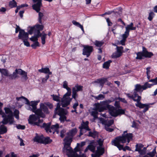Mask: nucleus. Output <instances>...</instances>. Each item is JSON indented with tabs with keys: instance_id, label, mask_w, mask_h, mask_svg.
I'll use <instances>...</instances> for the list:
<instances>
[{
	"instance_id": "obj_1",
	"label": "nucleus",
	"mask_w": 157,
	"mask_h": 157,
	"mask_svg": "<svg viewBox=\"0 0 157 157\" xmlns=\"http://www.w3.org/2000/svg\"><path fill=\"white\" fill-rule=\"evenodd\" d=\"M16 99L18 101H22L23 99L26 101V104L27 105L26 107L27 109L32 111L35 114L31 115L29 116V123L31 124H34L35 125L41 126L40 124L43 122L42 119H39L40 117L44 118L45 117V114L42 112V111L46 113H49L48 109L47 107L45 106L43 103L40 104V109H37L36 106L40 100L36 101H32L30 102L26 98L21 97H17Z\"/></svg>"
},
{
	"instance_id": "obj_2",
	"label": "nucleus",
	"mask_w": 157,
	"mask_h": 157,
	"mask_svg": "<svg viewBox=\"0 0 157 157\" xmlns=\"http://www.w3.org/2000/svg\"><path fill=\"white\" fill-rule=\"evenodd\" d=\"M148 81L144 83L143 85L141 86L140 84H136L135 86V89L133 90V94L129 93H125L127 96L130 99H132L134 101H136L135 105L136 107L140 109L144 108L143 110L144 113L147 111L150 107V105L153 104H142L140 101L141 97L139 96L137 92H139L141 94L143 90H146L148 88L151 87L152 85L149 83Z\"/></svg>"
},
{
	"instance_id": "obj_3",
	"label": "nucleus",
	"mask_w": 157,
	"mask_h": 157,
	"mask_svg": "<svg viewBox=\"0 0 157 157\" xmlns=\"http://www.w3.org/2000/svg\"><path fill=\"white\" fill-rule=\"evenodd\" d=\"M127 131H124L121 136L117 137L112 142V144L116 146L119 150H123L125 151L126 150L125 147L124 148L123 145L121 144L127 142L128 143L132 139V134L131 133H127Z\"/></svg>"
},
{
	"instance_id": "obj_4",
	"label": "nucleus",
	"mask_w": 157,
	"mask_h": 157,
	"mask_svg": "<svg viewBox=\"0 0 157 157\" xmlns=\"http://www.w3.org/2000/svg\"><path fill=\"white\" fill-rule=\"evenodd\" d=\"M77 132V129L75 128L71 130L67 134V136L66 137L64 140V147L63 148V151L67 154H71L73 152L72 149L70 147L72 141V138Z\"/></svg>"
},
{
	"instance_id": "obj_5",
	"label": "nucleus",
	"mask_w": 157,
	"mask_h": 157,
	"mask_svg": "<svg viewBox=\"0 0 157 157\" xmlns=\"http://www.w3.org/2000/svg\"><path fill=\"white\" fill-rule=\"evenodd\" d=\"M5 113L3 112L0 108V114L2 115L3 118L2 123L4 124H6L9 123L10 124H12L14 122L13 117V113L11 109L8 107L4 108Z\"/></svg>"
},
{
	"instance_id": "obj_6",
	"label": "nucleus",
	"mask_w": 157,
	"mask_h": 157,
	"mask_svg": "<svg viewBox=\"0 0 157 157\" xmlns=\"http://www.w3.org/2000/svg\"><path fill=\"white\" fill-rule=\"evenodd\" d=\"M63 87L67 90V92L63 95L61 100V105L64 107L68 105L72 100L70 98L71 94V89L68 86V82L66 81L63 82Z\"/></svg>"
},
{
	"instance_id": "obj_7",
	"label": "nucleus",
	"mask_w": 157,
	"mask_h": 157,
	"mask_svg": "<svg viewBox=\"0 0 157 157\" xmlns=\"http://www.w3.org/2000/svg\"><path fill=\"white\" fill-rule=\"evenodd\" d=\"M55 113L60 116L59 120L61 122H63L66 121V115L67 114L68 112L66 109L61 108L59 103H57V107L55 109Z\"/></svg>"
},
{
	"instance_id": "obj_8",
	"label": "nucleus",
	"mask_w": 157,
	"mask_h": 157,
	"mask_svg": "<svg viewBox=\"0 0 157 157\" xmlns=\"http://www.w3.org/2000/svg\"><path fill=\"white\" fill-rule=\"evenodd\" d=\"M51 123L50 122L47 124L44 123L42 125V124H40V126L41 127L44 128L45 129L47 132H52L54 133L55 132H56L58 134L59 132V129L60 127H59V125L58 124H56L55 125H52L51 127Z\"/></svg>"
},
{
	"instance_id": "obj_9",
	"label": "nucleus",
	"mask_w": 157,
	"mask_h": 157,
	"mask_svg": "<svg viewBox=\"0 0 157 157\" xmlns=\"http://www.w3.org/2000/svg\"><path fill=\"white\" fill-rule=\"evenodd\" d=\"M112 102L110 100L101 101L99 103L96 105L95 108L99 112L103 111L107 109H109L111 105L109 104Z\"/></svg>"
},
{
	"instance_id": "obj_10",
	"label": "nucleus",
	"mask_w": 157,
	"mask_h": 157,
	"mask_svg": "<svg viewBox=\"0 0 157 157\" xmlns=\"http://www.w3.org/2000/svg\"><path fill=\"white\" fill-rule=\"evenodd\" d=\"M109 111L110 114L114 117L123 114L125 113L124 110L122 109H117L114 107L112 106H111L109 109Z\"/></svg>"
},
{
	"instance_id": "obj_11",
	"label": "nucleus",
	"mask_w": 157,
	"mask_h": 157,
	"mask_svg": "<svg viewBox=\"0 0 157 157\" xmlns=\"http://www.w3.org/2000/svg\"><path fill=\"white\" fill-rule=\"evenodd\" d=\"M116 50V52L113 53L112 55L113 58H116L120 57L123 52V48L122 46H117Z\"/></svg>"
},
{
	"instance_id": "obj_12",
	"label": "nucleus",
	"mask_w": 157,
	"mask_h": 157,
	"mask_svg": "<svg viewBox=\"0 0 157 157\" xmlns=\"http://www.w3.org/2000/svg\"><path fill=\"white\" fill-rule=\"evenodd\" d=\"M93 50L92 46L88 45L84 46L83 49L82 54L84 55H86L87 57H88L92 52Z\"/></svg>"
},
{
	"instance_id": "obj_13",
	"label": "nucleus",
	"mask_w": 157,
	"mask_h": 157,
	"mask_svg": "<svg viewBox=\"0 0 157 157\" xmlns=\"http://www.w3.org/2000/svg\"><path fill=\"white\" fill-rule=\"evenodd\" d=\"M89 122L86 121L85 122L82 121L81 124V126L79 127V128L80 129V133L79 136H80L83 133V129H84L86 131H89L90 129L88 127Z\"/></svg>"
},
{
	"instance_id": "obj_14",
	"label": "nucleus",
	"mask_w": 157,
	"mask_h": 157,
	"mask_svg": "<svg viewBox=\"0 0 157 157\" xmlns=\"http://www.w3.org/2000/svg\"><path fill=\"white\" fill-rule=\"evenodd\" d=\"M33 2L34 3H36L33 5V9L37 12H39L42 5L41 0H33Z\"/></svg>"
},
{
	"instance_id": "obj_15",
	"label": "nucleus",
	"mask_w": 157,
	"mask_h": 157,
	"mask_svg": "<svg viewBox=\"0 0 157 157\" xmlns=\"http://www.w3.org/2000/svg\"><path fill=\"white\" fill-rule=\"evenodd\" d=\"M19 39L22 40H27L28 39V33H26L23 30H21L19 32L18 36Z\"/></svg>"
},
{
	"instance_id": "obj_16",
	"label": "nucleus",
	"mask_w": 157,
	"mask_h": 157,
	"mask_svg": "<svg viewBox=\"0 0 157 157\" xmlns=\"http://www.w3.org/2000/svg\"><path fill=\"white\" fill-rule=\"evenodd\" d=\"M47 34H45L44 32H43L42 33L39 31L38 33L37 36L38 37H41V43L43 44H44L45 43V39L46 38Z\"/></svg>"
},
{
	"instance_id": "obj_17",
	"label": "nucleus",
	"mask_w": 157,
	"mask_h": 157,
	"mask_svg": "<svg viewBox=\"0 0 157 157\" xmlns=\"http://www.w3.org/2000/svg\"><path fill=\"white\" fill-rule=\"evenodd\" d=\"M104 152V148L101 147H97V150L96 151V153L94 154H92V156H94V155H96L97 156L100 157V156L102 155Z\"/></svg>"
},
{
	"instance_id": "obj_18",
	"label": "nucleus",
	"mask_w": 157,
	"mask_h": 157,
	"mask_svg": "<svg viewBox=\"0 0 157 157\" xmlns=\"http://www.w3.org/2000/svg\"><path fill=\"white\" fill-rule=\"evenodd\" d=\"M142 49L144 57L146 58H150L153 55V54L152 52H148L147 49L144 47H143Z\"/></svg>"
},
{
	"instance_id": "obj_19",
	"label": "nucleus",
	"mask_w": 157,
	"mask_h": 157,
	"mask_svg": "<svg viewBox=\"0 0 157 157\" xmlns=\"http://www.w3.org/2000/svg\"><path fill=\"white\" fill-rule=\"evenodd\" d=\"M107 81V78H103L101 79H98L95 81L93 82V83H98L100 84V85L102 87L104 84Z\"/></svg>"
},
{
	"instance_id": "obj_20",
	"label": "nucleus",
	"mask_w": 157,
	"mask_h": 157,
	"mask_svg": "<svg viewBox=\"0 0 157 157\" xmlns=\"http://www.w3.org/2000/svg\"><path fill=\"white\" fill-rule=\"evenodd\" d=\"M21 71L20 69H16L12 74L9 75V76L10 78L12 79L17 78L18 77L17 74H19V71L20 72Z\"/></svg>"
},
{
	"instance_id": "obj_21",
	"label": "nucleus",
	"mask_w": 157,
	"mask_h": 157,
	"mask_svg": "<svg viewBox=\"0 0 157 157\" xmlns=\"http://www.w3.org/2000/svg\"><path fill=\"white\" fill-rule=\"evenodd\" d=\"M101 123L104 124L105 126H110L114 123V121L113 120H110L109 121L104 120L102 119H101Z\"/></svg>"
},
{
	"instance_id": "obj_22",
	"label": "nucleus",
	"mask_w": 157,
	"mask_h": 157,
	"mask_svg": "<svg viewBox=\"0 0 157 157\" xmlns=\"http://www.w3.org/2000/svg\"><path fill=\"white\" fill-rule=\"evenodd\" d=\"M19 74L22 76L21 78L23 81H25L28 79V77L27 76V72L22 70L21 69L20 72L19 71Z\"/></svg>"
},
{
	"instance_id": "obj_23",
	"label": "nucleus",
	"mask_w": 157,
	"mask_h": 157,
	"mask_svg": "<svg viewBox=\"0 0 157 157\" xmlns=\"http://www.w3.org/2000/svg\"><path fill=\"white\" fill-rule=\"evenodd\" d=\"M133 25V24L132 22L127 25L125 27L126 31L129 33L130 30H135L136 29V27H134Z\"/></svg>"
},
{
	"instance_id": "obj_24",
	"label": "nucleus",
	"mask_w": 157,
	"mask_h": 157,
	"mask_svg": "<svg viewBox=\"0 0 157 157\" xmlns=\"http://www.w3.org/2000/svg\"><path fill=\"white\" fill-rule=\"evenodd\" d=\"M83 86H81L78 85H76L74 87L72 88V91H74L76 92L79 91H81L82 90Z\"/></svg>"
},
{
	"instance_id": "obj_25",
	"label": "nucleus",
	"mask_w": 157,
	"mask_h": 157,
	"mask_svg": "<svg viewBox=\"0 0 157 157\" xmlns=\"http://www.w3.org/2000/svg\"><path fill=\"white\" fill-rule=\"evenodd\" d=\"M40 72L43 73L45 74L48 73L49 75H51L52 72L50 71L49 69L48 68H42L41 69L39 70Z\"/></svg>"
},
{
	"instance_id": "obj_26",
	"label": "nucleus",
	"mask_w": 157,
	"mask_h": 157,
	"mask_svg": "<svg viewBox=\"0 0 157 157\" xmlns=\"http://www.w3.org/2000/svg\"><path fill=\"white\" fill-rule=\"evenodd\" d=\"M44 137L43 136H36L34 139V140L35 142L42 143Z\"/></svg>"
},
{
	"instance_id": "obj_27",
	"label": "nucleus",
	"mask_w": 157,
	"mask_h": 157,
	"mask_svg": "<svg viewBox=\"0 0 157 157\" xmlns=\"http://www.w3.org/2000/svg\"><path fill=\"white\" fill-rule=\"evenodd\" d=\"M7 131L6 127L4 125H2L0 126V134H4Z\"/></svg>"
},
{
	"instance_id": "obj_28",
	"label": "nucleus",
	"mask_w": 157,
	"mask_h": 157,
	"mask_svg": "<svg viewBox=\"0 0 157 157\" xmlns=\"http://www.w3.org/2000/svg\"><path fill=\"white\" fill-rule=\"evenodd\" d=\"M72 23L74 25L80 28L82 30L83 32H84V30L82 25L80 24L79 22H77L75 20H73L72 21Z\"/></svg>"
},
{
	"instance_id": "obj_29",
	"label": "nucleus",
	"mask_w": 157,
	"mask_h": 157,
	"mask_svg": "<svg viewBox=\"0 0 157 157\" xmlns=\"http://www.w3.org/2000/svg\"><path fill=\"white\" fill-rule=\"evenodd\" d=\"M104 41L103 40L99 41L96 40L94 42L95 45L98 47H101L104 44Z\"/></svg>"
},
{
	"instance_id": "obj_30",
	"label": "nucleus",
	"mask_w": 157,
	"mask_h": 157,
	"mask_svg": "<svg viewBox=\"0 0 157 157\" xmlns=\"http://www.w3.org/2000/svg\"><path fill=\"white\" fill-rule=\"evenodd\" d=\"M112 62V61L109 60L108 61L105 62L103 65V67L104 68L107 69L109 68L110 65V63Z\"/></svg>"
},
{
	"instance_id": "obj_31",
	"label": "nucleus",
	"mask_w": 157,
	"mask_h": 157,
	"mask_svg": "<svg viewBox=\"0 0 157 157\" xmlns=\"http://www.w3.org/2000/svg\"><path fill=\"white\" fill-rule=\"evenodd\" d=\"M36 30H37V33L38 34L39 31L40 32V30H42L43 29L44 26L42 25L37 24L35 26Z\"/></svg>"
},
{
	"instance_id": "obj_32",
	"label": "nucleus",
	"mask_w": 157,
	"mask_h": 157,
	"mask_svg": "<svg viewBox=\"0 0 157 157\" xmlns=\"http://www.w3.org/2000/svg\"><path fill=\"white\" fill-rule=\"evenodd\" d=\"M137 56L136 58L137 59H141L143 57H144V54L143 51L142 52H139L136 53Z\"/></svg>"
},
{
	"instance_id": "obj_33",
	"label": "nucleus",
	"mask_w": 157,
	"mask_h": 157,
	"mask_svg": "<svg viewBox=\"0 0 157 157\" xmlns=\"http://www.w3.org/2000/svg\"><path fill=\"white\" fill-rule=\"evenodd\" d=\"M52 141V140L50 139L49 137H47L45 138H43L42 143L48 144L51 143Z\"/></svg>"
},
{
	"instance_id": "obj_34",
	"label": "nucleus",
	"mask_w": 157,
	"mask_h": 157,
	"mask_svg": "<svg viewBox=\"0 0 157 157\" xmlns=\"http://www.w3.org/2000/svg\"><path fill=\"white\" fill-rule=\"evenodd\" d=\"M143 147V145L142 144H136V149L135 150V151L138 152Z\"/></svg>"
},
{
	"instance_id": "obj_35",
	"label": "nucleus",
	"mask_w": 157,
	"mask_h": 157,
	"mask_svg": "<svg viewBox=\"0 0 157 157\" xmlns=\"http://www.w3.org/2000/svg\"><path fill=\"white\" fill-rule=\"evenodd\" d=\"M95 99L98 100H101L105 98V96L100 94L98 96H94L93 97Z\"/></svg>"
},
{
	"instance_id": "obj_36",
	"label": "nucleus",
	"mask_w": 157,
	"mask_h": 157,
	"mask_svg": "<svg viewBox=\"0 0 157 157\" xmlns=\"http://www.w3.org/2000/svg\"><path fill=\"white\" fill-rule=\"evenodd\" d=\"M156 153V147H155L152 151L147 153V155H149L150 157H154Z\"/></svg>"
},
{
	"instance_id": "obj_37",
	"label": "nucleus",
	"mask_w": 157,
	"mask_h": 157,
	"mask_svg": "<svg viewBox=\"0 0 157 157\" xmlns=\"http://www.w3.org/2000/svg\"><path fill=\"white\" fill-rule=\"evenodd\" d=\"M0 73L5 76H9L8 71L5 69H2Z\"/></svg>"
},
{
	"instance_id": "obj_38",
	"label": "nucleus",
	"mask_w": 157,
	"mask_h": 157,
	"mask_svg": "<svg viewBox=\"0 0 157 157\" xmlns=\"http://www.w3.org/2000/svg\"><path fill=\"white\" fill-rule=\"evenodd\" d=\"M9 6L11 8H13L17 6V2L15 0H12L9 3Z\"/></svg>"
},
{
	"instance_id": "obj_39",
	"label": "nucleus",
	"mask_w": 157,
	"mask_h": 157,
	"mask_svg": "<svg viewBox=\"0 0 157 157\" xmlns=\"http://www.w3.org/2000/svg\"><path fill=\"white\" fill-rule=\"evenodd\" d=\"M95 109V110L92 111L91 113V115L94 117V119L97 118V115L98 113V111L97 110L96 108Z\"/></svg>"
},
{
	"instance_id": "obj_40",
	"label": "nucleus",
	"mask_w": 157,
	"mask_h": 157,
	"mask_svg": "<svg viewBox=\"0 0 157 157\" xmlns=\"http://www.w3.org/2000/svg\"><path fill=\"white\" fill-rule=\"evenodd\" d=\"M155 16V14L153 12H151L149 13L148 19L150 21H151Z\"/></svg>"
},
{
	"instance_id": "obj_41",
	"label": "nucleus",
	"mask_w": 157,
	"mask_h": 157,
	"mask_svg": "<svg viewBox=\"0 0 157 157\" xmlns=\"http://www.w3.org/2000/svg\"><path fill=\"white\" fill-rule=\"evenodd\" d=\"M148 82H152L153 83L151 84L152 86L155 85H157V77L155 79H152L149 80Z\"/></svg>"
},
{
	"instance_id": "obj_42",
	"label": "nucleus",
	"mask_w": 157,
	"mask_h": 157,
	"mask_svg": "<svg viewBox=\"0 0 157 157\" xmlns=\"http://www.w3.org/2000/svg\"><path fill=\"white\" fill-rule=\"evenodd\" d=\"M51 96L52 97L53 100L57 101H60V99L59 97L57 96L56 95H52Z\"/></svg>"
},
{
	"instance_id": "obj_43",
	"label": "nucleus",
	"mask_w": 157,
	"mask_h": 157,
	"mask_svg": "<svg viewBox=\"0 0 157 157\" xmlns=\"http://www.w3.org/2000/svg\"><path fill=\"white\" fill-rule=\"evenodd\" d=\"M40 46L39 43L38 41H36L34 42L31 45V47L34 49H36L37 47Z\"/></svg>"
},
{
	"instance_id": "obj_44",
	"label": "nucleus",
	"mask_w": 157,
	"mask_h": 157,
	"mask_svg": "<svg viewBox=\"0 0 157 157\" xmlns=\"http://www.w3.org/2000/svg\"><path fill=\"white\" fill-rule=\"evenodd\" d=\"M43 16L44 15L43 13L40 12H39L38 21L39 23L40 24H42L41 19Z\"/></svg>"
},
{
	"instance_id": "obj_45",
	"label": "nucleus",
	"mask_w": 157,
	"mask_h": 157,
	"mask_svg": "<svg viewBox=\"0 0 157 157\" xmlns=\"http://www.w3.org/2000/svg\"><path fill=\"white\" fill-rule=\"evenodd\" d=\"M129 35V33L125 31L124 34H123L122 36V39L126 40V39L128 36Z\"/></svg>"
},
{
	"instance_id": "obj_46",
	"label": "nucleus",
	"mask_w": 157,
	"mask_h": 157,
	"mask_svg": "<svg viewBox=\"0 0 157 157\" xmlns=\"http://www.w3.org/2000/svg\"><path fill=\"white\" fill-rule=\"evenodd\" d=\"M39 37L37 36V34L36 36H32L31 38H30V40L34 42H35L36 41H38V37Z\"/></svg>"
},
{
	"instance_id": "obj_47",
	"label": "nucleus",
	"mask_w": 157,
	"mask_h": 157,
	"mask_svg": "<svg viewBox=\"0 0 157 157\" xmlns=\"http://www.w3.org/2000/svg\"><path fill=\"white\" fill-rule=\"evenodd\" d=\"M88 148L91 151L94 152L95 149V147L93 145L90 144L88 146Z\"/></svg>"
},
{
	"instance_id": "obj_48",
	"label": "nucleus",
	"mask_w": 157,
	"mask_h": 157,
	"mask_svg": "<svg viewBox=\"0 0 157 157\" xmlns=\"http://www.w3.org/2000/svg\"><path fill=\"white\" fill-rule=\"evenodd\" d=\"M36 30L35 26L31 27L30 28V29L29 30L28 33L29 34H32L33 32Z\"/></svg>"
},
{
	"instance_id": "obj_49",
	"label": "nucleus",
	"mask_w": 157,
	"mask_h": 157,
	"mask_svg": "<svg viewBox=\"0 0 157 157\" xmlns=\"http://www.w3.org/2000/svg\"><path fill=\"white\" fill-rule=\"evenodd\" d=\"M16 127L18 129H21L23 130L25 128V126L24 125H21V124H18L17 126Z\"/></svg>"
},
{
	"instance_id": "obj_50",
	"label": "nucleus",
	"mask_w": 157,
	"mask_h": 157,
	"mask_svg": "<svg viewBox=\"0 0 157 157\" xmlns=\"http://www.w3.org/2000/svg\"><path fill=\"white\" fill-rule=\"evenodd\" d=\"M105 128L106 130L109 132H112L113 130V129L109 127V126H105Z\"/></svg>"
},
{
	"instance_id": "obj_51",
	"label": "nucleus",
	"mask_w": 157,
	"mask_h": 157,
	"mask_svg": "<svg viewBox=\"0 0 157 157\" xmlns=\"http://www.w3.org/2000/svg\"><path fill=\"white\" fill-rule=\"evenodd\" d=\"M77 96V93L75 92L72 91V97L73 98L75 99V100H76V98Z\"/></svg>"
},
{
	"instance_id": "obj_52",
	"label": "nucleus",
	"mask_w": 157,
	"mask_h": 157,
	"mask_svg": "<svg viewBox=\"0 0 157 157\" xmlns=\"http://www.w3.org/2000/svg\"><path fill=\"white\" fill-rule=\"evenodd\" d=\"M27 40H23V42L24 43V44L25 46H26L27 47L30 46V44L27 41Z\"/></svg>"
},
{
	"instance_id": "obj_53",
	"label": "nucleus",
	"mask_w": 157,
	"mask_h": 157,
	"mask_svg": "<svg viewBox=\"0 0 157 157\" xmlns=\"http://www.w3.org/2000/svg\"><path fill=\"white\" fill-rule=\"evenodd\" d=\"M106 21L108 23L109 26H111L112 25V23L110 21L109 18H107L106 19Z\"/></svg>"
},
{
	"instance_id": "obj_54",
	"label": "nucleus",
	"mask_w": 157,
	"mask_h": 157,
	"mask_svg": "<svg viewBox=\"0 0 157 157\" xmlns=\"http://www.w3.org/2000/svg\"><path fill=\"white\" fill-rule=\"evenodd\" d=\"M66 131L64 129H63L60 131V136L62 138L64 136V133Z\"/></svg>"
},
{
	"instance_id": "obj_55",
	"label": "nucleus",
	"mask_w": 157,
	"mask_h": 157,
	"mask_svg": "<svg viewBox=\"0 0 157 157\" xmlns=\"http://www.w3.org/2000/svg\"><path fill=\"white\" fill-rule=\"evenodd\" d=\"M46 105H47L50 109H52L53 108V105L52 104L49 102L47 103Z\"/></svg>"
},
{
	"instance_id": "obj_56",
	"label": "nucleus",
	"mask_w": 157,
	"mask_h": 157,
	"mask_svg": "<svg viewBox=\"0 0 157 157\" xmlns=\"http://www.w3.org/2000/svg\"><path fill=\"white\" fill-rule=\"evenodd\" d=\"M49 75H47L45 77V78H44L42 79V82H46L47 80L49 78Z\"/></svg>"
},
{
	"instance_id": "obj_57",
	"label": "nucleus",
	"mask_w": 157,
	"mask_h": 157,
	"mask_svg": "<svg viewBox=\"0 0 157 157\" xmlns=\"http://www.w3.org/2000/svg\"><path fill=\"white\" fill-rule=\"evenodd\" d=\"M114 105L117 108H119L120 107L119 102L117 101H116Z\"/></svg>"
},
{
	"instance_id": "obj_58",
	"label": "nucleus",
	"mask_w": 157,
	"mask_h": 157,
	"mask_svg": "<svg viewBox=\"0 0 157 157\" xmlns=\"http://www.w3.org/2000/svg\"><path fill=\"white\" fill-rule=\"evenodd\" d=\"M150 67H148L146 68V74L149 75L150 74Z\"/></svg>"
},
{
	"instance_id": "obj_59",
	"label": "nucleus",
	"mask_w": 157,
	"mask_h": 157,
	"mask_svg": "<svg viewBox=\"0 0 157 157\" xmlns=\"http://www.w3.org/2000/svg\"><path fill=\"white\" fill-rule=\"evenodd\" d=\"M78 105V103L77 102L75 103L73 106V108L74 109H76V107Z\"/></svg>"
},
{
	"instance_id": "obj_60",
	"label": "nucleus",
	"mask_w": 157,
	"mask_h": 157,
	"mask_svg": "<svg viewBox=\"0 0 157 157\" xmlns=\"http://www.w3.org/2000/svg\"><path fill=\"white\" fill-rule=\"evenodd\" d=\"M138 152L140 155H144L146 153V152H144L142 149H141Z\"/></svg>"
},
{
	"instance_id": "obj_61",
	"label": "nucleus",
	"mask_w": 157,
	"mask_h": 157,
	"mask_svg": "<svg viewBox=\"0 0 157 157\" xmlns=\"http://www.w3.org/2000/svg\"><path fill=\"white\" fill-rule=\"evenodd\" d=\"M126 40L122 39L120 41L121 44L123 45H124Z\"/></svg>"
},
{
	"instance_id": "obj_62",
	"label": "nucleus",
	"mask_w": 157,
	"mask_h": 157,
	"mask_svg": "<svg viewBox=\"0 0 157 157\" xmlns=\"http://www.w3.org/2000/svg\"><path fill=\"white\" fill-rule=\"evenodd\" d=\"M6 11V9L4 7H1L0 8V11L5 12Z\"/></svg>"
},
{
	"instance_id": "obj_63",
	"label": "nucleus",
	"mask_w": 157,
	"mask_h": 157,
	"mask_svg": "<svg viewBox=\"0 0 157 157\" xmlns=\"http://www.w3.org/2000/svg\"><path fill=\"white\" fill-rule=\"evenodd\" d=\"M19 111L17 109H15L14 111V115H19Z\"/></svg>"
},
{
	"instance_id": "obj_64",
	"label": "nucleus",
	"mask_w": 157,
	"mask_h": 157,
	"mask_svg": "<svg viewBox=\"0 0 157 157\" xmlns=\"http://www.w3.org/2000/svg\"><path fill=\"white\" fill-rule=\"evenodd\" d=\"M20 146H24L25 145L23 143L22 139L21 138H20Z\"/></svg>"
}]
</instances>
